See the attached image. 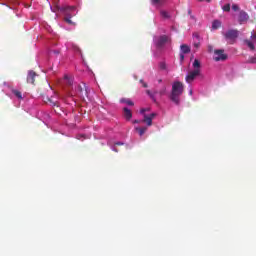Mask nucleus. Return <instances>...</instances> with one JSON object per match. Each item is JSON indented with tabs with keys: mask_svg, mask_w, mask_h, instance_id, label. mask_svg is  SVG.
I'll return each mask as SVG.
<instances>
[{
	"mask_svg": "<svg viewBox=\"0 0 256 256\" xmlns=\"http://www.w3.org/2000/svg\"><path fill=\"white\" fill-rule=\"evenodd\" d=\"M35 77H37V73H35L33 70L29 71L27 76V83L35 85Z\"/></svg>",
	"mask_w": 256,
	"mask_h": 256,
	"instance_id": "1a4fd4ad",
	"label": "nucleus"
},
{
	"mask_svg": "<svg viewBox=\"0 0 256 256\" xmlns=\"http://www.w3.org/2000/svg\"><path fill=\"white\" fill-rule=\"evenodd\" d=\"M113 151H115L117 153V150L115 148H113Z\"/></svg>",
	"mask_w": 256,
	"mask_h": 256,
	"instance_id": "79ce46f5",
	"label": "nucleus"
},
{
	"mask_svg": "<svg viewBox=\"0 0 256 256\" xmlns=\"http://www.w3.org/2000/svg\"><path fill=\"white\" fill-rule=\"evenodd\" d=\"M245 43L251 51H255L256 35L252 34L250 40H245Z\"/></svg>",
	"mask_w": 256,
	"mask_h": 256,
	"instance_id": "0eeeda50",
	"label": "nucleus"
},
{
	"mask_svg": "<svg viewBox=\"0 0 256 256\" xmlns=\"http://www.w3.org/2000/svg\"><path fill=\"white\" fill-rule=\"evenodd\" d=\"M183 91H185L183 82H173L169 99L172 101V103H174V105H181V96L183 95Z\"/></svg>",
	"mask_w": 256,
	"mask_h": 256,
	"instance_id": "f257e3e1",
	"label": "nucleus"
},
{
	"mask_svg": "<svg viewBox=\"0 0 256 256\" xmlns=\"http://www.w3.org/2000/svg\"><path fill=\"white\" fill-rule=\"evenodd\" d=\"M115 145H123V143L122 142H117V143H115Z\"/></svg>",
	"mask_w": 256,
	"mask_h": 256,
	"instance_id": "f704fd0d",
	"label": "nucleus"
},
{
	"mask_svg": "<svg viewBox=\"0 0 256 256\" xmlns=\"http://www.w3.org/2000/svg\"><path fill=\"white\" fill-rule=\"evenodd\" d=\"M201 75V69H194L188 73V75L185 78L186 83L191 84L192 82L197 79Z\"/></svg>",
	"mask_w": 256,
	"mask_h": 256,
	"instance_id": "20e7f679",
	"label": "nucleus"
},
{
	"mask_svg": "<svg viewBox=\"0 0 256 256\" xmlns=\"http://www.w3.org/2000/svg\"><path fill=\"white\" fill-rule=\"evenodd\" d=\"M188 15H191V10H188Z\"/></svg>",
	"mask_w": 256,
	"mask_h": 256,
	"instance_id": "58836bf2",
	"label": "nucleus"
},
{
	"mask_svg": "<svg viewBox=\"0 0 256 256\" xmlns=\"http://www.w3.org/2000/svg\"><path fill=\"white\" fill-rule=\"evenodd\" d=\"M221 27V21L219 20H214L212 22V29H219Z\"/></svg>",
	"mask_w": 256,
	"mask_h": 256,
	"instance_id": "f3484780",
	"label": "nucleus"
},
{
	"mask_svg": "<svg viewBox=\"0 0 256 256\" xmlns=\"http://www.w3.org/2000/svg\"><path fill=\"white\" fill-rule=\"evenodd\" d=\"M145 111H147V109H141L140 113H145Z\"/></svg>",
	"mask_w": 256,
	"mask_h": 256,
	"instance_id": "72a5a7b5",
	"label": "nucleus"
},
{
	"mask_svg": "<svg viewBox=\"0 0 256 256\" xmlns=\"http://www.w3.org/2000/svg\"><path fill=\"white\" fill-rule=\"evenodd\" d=\"M47 101H49V103H52V105L56 104V102H55V100H53V98H47Z\"/></svg>",
	"mask_w": 256,
	"mask_h": 256,
	"instance_id": "c756f323",
	"label": "nucleus"
},
{
	"mask_svg": "<svg viewBox=\"0 0 256 256\" xmlns=\"http://www.w3.org/2000/svg\"><path fill=\"white\" fill-rule=\"evenodd\" d=\"M154 93L160 97H163V95H167V87L163 86L159 91H154Z\"/></svg>",
	"mask_w": 256,
	"mask_h": 256,
	"instance_id": "f8f14e48",
	"label": "nucleus"
},
{
	"mask_svg": "<svg viewBox=\"0 0 256 256\" xmlns=\"http://www.w3.org/2000/svg\"><path fill=\"white\" fill-rule=\"evenodd\" d=\"M75 6H63L60 8L61 13H64L65 15V21L68 23V25H73V21H71V17H75Z\"/></svg>",
	"mask_w": 256,
	"mask_h": 256,
	"instance_id": "f03ea898",
	"label": "nucleus"
},
{
	"mask_svg": "<svg viewBox=\"0 0 256 256\" xmlns=\"http://www.w3.org/2000/svg\"><path fill=\"white\" fill-rule=\"evenodd\" d=\"M248 63L255 64L256 63V56H252L248 59Z\"/></svg>",
	"mask_w": 256,
	"mask_h": 256,
	"instance_id": "393cba45",
	"label": "nucleus"
},
{
	"mask_svg": "<svg viewBox=\"0 0 256 256\" xmlns=\"http://www.w3.org/2000/svg\"><path fill=\"white\" fill-rule=\"evenodd\" d=\"M194 47L196 48V49H199V47L201 46V43L200 42H194Z\"/></svg>",
	"mask_w": 256,
	"mask_h": 256,
	"instance_id": "c85d7f7f",
	"label": "nucleus"
},
{
	"mask_svg": "<svg viewBox=\"0 0 256 256\" xmlns=\"http://www.w3.org/2000/svg\"><path fill=\"white\" fill-rule=\"evenodd\" d=\"M169 43V36L167 35H161L157 40H156V47L158 49H161L165 47Z\"/></svg>",
	"mask_w": 256,
	"mask_h": 256,
	"instance_id": "423d86ee",
	"label": "nucleus"
},
{
	"mask_svg": "<svg viewBox=\"0 0 256 256\" xmlns=\"http://www.w3.org/2000/svg\"><path fill=\"white\" fill-rule=\"evenodd\" d=\"M228 56L225 54V50L217 49L214 50V61H227Z\"/></svg>",
	"mask_w": 256,
	"mask_h": 256,
	"instance_id": "39448f33",
	"label": "nucleus"
},
{
	"mask_svg": "<svg viewBox=\"0 0 256 256\" xmlns=\"http://www.w3.org/2000/svg\"><path fill=\"white\" fill-rule=\"evenodd\" d=\"M207 3H211V0H207Z\"/></svg>",
	"mask_w": 256,
	"mask_h": 256,
	"instance_id": "a19ab883",
	"label": "nucleus"
},
{
	"mask_svg": "<svg viewBox=\"0 0 256 256\" xmlns=\"http://www.w3.org/2000/svg\"><path fill=\"white\" fill-rule=\"evenodd\" d=\"M72 49H74V51H76L77 53H81V49L75 44L72 45Z\"/></svg>",
	"mask_w": 256,
	"mask_h": 256,
	"instance_id": "b1692460",
	"label": "nucleus"
},
{
	"mask_svg": "<svg viewBox=\"0 0 256 256\" xmlns=\"http://www.w3.org/2000/svg\"><path fill=\"white\" fill-rule=\"evenodd\" d=\"M121 103H125L126 105H129L130 107H133V105H135V103H133V101H131L130 99H122Z\"/></svg>",
	"mask_w": 256,
	"mask_h": 256,
	"instance_id": "6ab92c4d",
	"label": "nucleus"
},
{
	"mask_svg": "<svg viewBox=\"0 0 256 256\" xmlns=\"http://www.w3.org/2000/svg\"><path fill=\"white\" fill-rule=\"evenodd\" d=\"M159 68L161 69V71H165V69H167V64H165V62H160Z\"/></svg>",
	"mask_w": 256,
	"mask_h": 256,
	"instance_id": "4be33fe9",
	"label": "nucleus"
},
{
	"mask_svg": "<svg viewBox=\"0 0 256 256\" xmlns=\"http://www.w3.org/2000/svg\"><path fill=\"white\" fill-rule=\"evenodd\" d=\"M180 61H185V54L180 53Z\"/></svg>",
	"mask_w": 256,
	"mask_h": 256,
	"instance_id": "2f4dec72",
	"label": "nucleus"
},
{
	"mask_svg": "<svg viewBox=\"0 0 256 256\" xmlns=\"http://www.w3.org/2000/svg\"><path fill=\"white\" fill-rule=\"evenodd\" d=\"M64 79H65L67 85H70V86L73 85V79H71V78L69 77V75H65V76H64Z\"/></svg>",
	"mask_w": 256,
	"mask_h": 256,
	"instance_id": "aec40b11",
	"label": "nucleus"
},
{
	"mask_svg": "<svg viewBox=\"0 0 256 256\" xmlns=\"http://www.w3.org/2000/svg\"><path fill=\"white\" fill-rule=\"evenodd\" d=\"M238 21H239L240 25L249 21V14H247V12L241 10L239 13V16H238Z\"/></svg>",
	"mask_w": 256,
	"mask_h": 256,
	"instance_id": "6e6552de",
	"label": "nucleus"
},
{
	"mask_svg": "<svg viewBox=\"0 0 256 256\" xmlns=\"http://www.w3.org/2000/svg\"><path fill=\"white\" fill-rule=\"evenodd\" d=\"M158 83H163V79H159V80H158Z\"/></svg>",
	"mask_w": 256,
	"mask_h": 256,
	"instance_id": "e433bc0d",
	"label": "nucleus"
},
{
	"mask_svg": "<svg viewBox=\"0 0 256 256\" xmlns=\"http://www.w3.org/2000/svg\"><path fill=\"white\" fill-rule=\"evenodd\" d=\"M148 117H150L153 120V119H155V117H157V114L151 113L150 115H148Z\"/></svg>",
	"mask_w": 256,
	"mask_h": 256,
	"instance_id": "7c9ffc66",
	"label": "nucleus"
},
{
	"mask_svg": "<svg viewBox=\"0 0 256 256\" xmlns=\"http://www.w3.org/2000/svg\"><path fill=\"white\" fill-rule=\"evenodd\" d=\"M180 49H181V53H183L185 55L187 53H191V48L188 45H186V44L181 45Z\"/></svg>",
	"mask_w": 256,
	"mask_h": 256,
	"instance_id": "ddd939ff",
	"label": "nucleus"
},
{
	"mask_svg": "<svg viewBox=\"0 0 256 256\" xmlns=\"http://www.w3.org/2000/svg\"><path fill=\"white\" fill-rule=\"evenodd\" d=\"M123 112L126 121H131V119L133 118V112H131V110L127 107L123 108Z\"/></svg>",
	"mask_w": 256,
	"mask_h": 256,
	"instance_id": "9d476101",
	"label": "nucleus"
},
{
	"mask_svg": "<svg viewBox=\"0 0 256 256\" xmlns=\"http://www.w3.org/2000/svg\"><path fill=\"white\" fill-rule=\"evenodd\" d=\"M134 123H141V121H139V120H134Z\"/></svg>",
	"mask_w": 256,
	"mask_h": 256,
	"instance_id": "4c0bfd02",
	"label": "nucleus"
},
{
	"mask_svg": "<svg viewBox=\"0 0 256 256\" xmlns=\"http://www.w3.org/2000/svg\"><path fill=\"white\" fill-rule=\"evenodd\" d=\"M142 123H146L148 127H151V125H153V120L151 119V117H149V115L144 114V119L142 120Z\"/></svg>",
	"mask_w": 256,
	"mask_h": 256,
	"instance_id": "9b49d317",
	"label": "nucleus"
},
{
	"mask_svg": "<svg viewBox=\"0 0 256 256\" xmlns=\"http://www.w3.org/2000/svg\"><path fill=\"white\" fill-rule=\"evenodd\" d=\"M224 39L228 41L230 45H233L235 43L237 37H239V30L237 29H230L223 33Z\"/></svg>",
	"mask_w": 256,
	"mask_h": 256,
	"instance_id": "7ed1b4c3",
	"label": "nucleus"
},
{
	"mask_svg": "<svg viewBox=\"0 0 256 256\" xmlns=\"http://www.w3.org/2000/svg\"><path fill=\"white\" fill-rule=\"evenodd\" d=\"M152 3L154 5H162L163 4V0H152Z\"/></svg>",
	"mask_w": 256,
	"mask_h": 256,
	"instance_id": "a878e982",
	"label": "nucleus"
},
{
	"mask_svg": "<svg viewBox=\"0 0 256 256\" xmlns=\"http://www.w3.org/2000/svg\"><path fill=\"white\" fill-rule=\"evenodd\" d=\"M222 10L226 13H229L231 11V4H226L222 7Z\"/></svg>",
	"mask_w": 256,
	"mask_h": 256,
	"instance_id": "412c9836",
	"label": "nucleus"
},
{
	"mask_svg": "<svg viewBox=\"0 0 256 256\" xmlns=\"http://www.w3.org/2000/svg\"><path fill=\"white\" fill-rule=\"evenodd\" d=\"M232 9H233L234 11H239V5L233 4V5H232Z\"/></svg>",
	"mask_w": 256,
	"mask_h": 256,
	"instance_id": "cd10ccee",
	"label": "nucleus"
},
{
	"mask_svg": "<svg viewBox=\"0 0 256 256\" xmlns=\"http://www.w3.org/2000/svg\"><path fill=\"white\" fill-rule=\"evenodd\" d=\"M208 51H209V53H213V46L212 45L208 46Z\"/></svg>",
	"mask_w": 256,
	"mask_h": 256,
	"instance_id": "473e14b6",
	"label": "nucleus"
},
{
	"mask_svg": "<svg viewBox=\"0 0 256 256\" xmlns=\"http://www.w3.org/2000/svg\"><path fill=\"white\" fill-rule=\"evenodd\" d=\"M135 130L139 133L140 137H143L147 132V127H136Z\"/></svg>",
	"mask_w": 256,
	"mask_h": 256,
	"instance_id": "4468645a",
	"label": "nucleus"
},
{
	"mask_svg": "<svg viewBox=\"0 0 256 256\" xmlns=\"http://www.w3.org/2000/svg\"><path fill=\"white\" fill-rule=\"evenodd\" d=\"M12 93H13V95H15V97H17V99H20V100L23 99V94L21 93V91L13 89Z\"/></svg>",
	"mask_w": 256,
	"mask_h": 256,
	"instance_id": "2eb2a0df",
	"label": "nucleus"
},
{
	"mask_svg": "<svg viewBox=\"0 0 256 256\" xmlns=\"http://www.w3.org/2000/svg\"><path fill=\"white\" fill-rule=\"evenodd\" d=\"M161 15L164 19H169V13L167 11H161Z\"/></svg>",
	"mask_w": 256,
	"mask_h": 256,
	"instance_id": "5701e85b",
	"label": "nucleus"
},
{
	"mask_svg": "<svg viewBox=\"0 0 256 256\" xmlns=\"http://www.w3.org/2000/svg\"><path fill=\"white\" fill-rule=\"evenodd\" d=\"M140 83L142 84L144 89H147L149 87V85H147V83L145 81H143V79L140 80Z\"/></svg>",
	"mask_w": 256,
	"mask_h": 256,
	"instance_id": "bb28decb",
	"label": "nucleus"
},
{
	"mask_svg": "<svg viewBox=\"0 0 256 256\" xmlns=\"http://www.w3.org/2000/svg\"><path fill=\"white\" fill-rule=\"evenodd\" d=\"M192 67L194 69H201V62H199V60L195 59L193 64H192Z\"/></svg>",
	"mask_w": 256,
	"mask_h": 256,
	"instance_id": "a211bd4d",
	"label": "nucleus"
},
{
	"mask_svg": "<svg viewBox=\"0 0 256 256\" xmlns=\"http://www.w3.org/2000/svg\"><path fill=\"white\" fill-rule=\"evenodd\" d=\"M194 37H196V39H199V34H195Z\"/></svg>",
	"mask_w": 256,
	"mask_h": 256,
	"instance_id": "c9c22d12",
	"label": "nucleus"
},
{
	"mask_svg": "<svg viewBox=\"0 0 256 256\" xmlns=\"http://www.w3.org/2000/svg\"><path fill=\"white\" fill-rule=\"evenodd\" d=\"M147 95H149V97L152 99V101H154V103H157V98L155 97L157 94L152 93L151 90H146Z\"/></svg>",
	"mask_w": 256,
	"mask_h": 256,
	"instance_id": "dca6fc26",
	"label": "nucleus"
},
{
	"mask_svg": "<svg viewBox=\"0 0 256 256\" xmlns=\"http://www.w3.org/2000/svg\"><path fill=\"white\" fill-rule=\"evenodd\" d=\"M190 95H193V90H190Z\"/></svg>",
	"mask_w": 256,
	"mask_h": 256,
	"instance_id": "ea45409f",
	"label": "nucleus"
}]
</instances>
